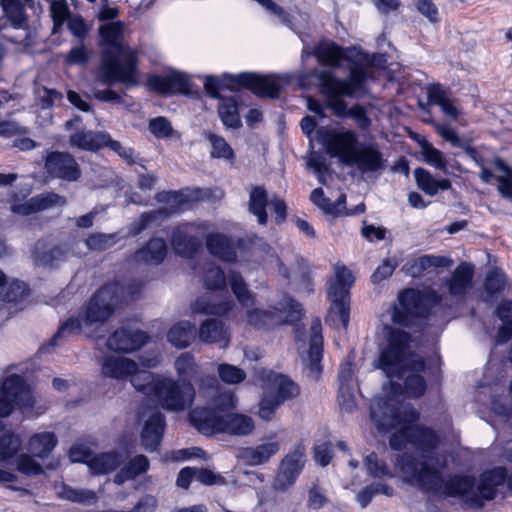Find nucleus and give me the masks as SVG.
Masks as SVG:
<instances>
[{"label": "nucleus", "mask_w": 512, "mask_h": 512, "mask_svg": "<svg viewBox=\"0 0 512 512\" xmlns=\"http://www.w3.org/2000/svg\"><path fill=\"white\" fill-rule=\"evenodd\" d=\"M354 356L349 354L344 362L340 364L338 372V387L357 388V381L353 370Z\"/></svg>", "instance_id": "13d9d810"}, {"label": "nucleus", "mask_w": 512, "mask_h": 512, "mask_svg": "<svg viewBox=\"0 0 512 512\" xmlns=\"http://www.w3.org/2000/svg\"><path fill=\"white\" fill-rule=\"evenodd\" d=\"M236 402L237 400L233 393H222L214 399V408L207 409L210 411H215L218 415H225L227 413H230L229 411L233 410L236 407Z\"/></svg>", "instance_id": "69168bd1"}, {"label": "nucleus", "mask_w": 512, "mask_h": 512, "mask_svg": "<svg viewBox=\"0 0 512 512\" xmlns=\"http://www.w3.org/2000/svg\"><path fill=\"white\" fill-rule=\"evenodd\" d=\"M235 307L229 296L205 294L197 297L190 308L194 314L225 316Z\"/></svg>", "instance_id": "412c9836"}, {"label": "nucleus", "mask_w": 512, "mask_h": 512, "mask_svg": "<svg viewBox=\"0 0 512 512\" xmlns=\"http://www.w3.org/2000/svg\"><path fill=\"white\" fill-rule=\"evenodd\" d=\"M206 246L212 255L224 262H233L236 259L235 248L224 235L218 233L208 235Z\"/></svg>", "instance_id": "2f4dec72"}, {"label": "nucleus", "mask_w": 512, "mask_h": 512, "mask_svg": "<svg viewBox=\"0 0 512 512\" xmlns=\"http://www.w3.org/2000/svg\"><path fill=\"white\" fill-rule=\"evenodd\" d=\"M163 213L162 210H153L144 212L140 218L132 222L128 227V234L130 236H136L142 231L150 227V225L156 221L161 220L160 215Z\"/></svg>", "instance_id": "4d7b16f0"}, {"label": "nucleus", "mask_w": 512, "mask_h": 512, "mask_svg": "<svg viewBox=\"0 0 512 512\" xmlns=\"http://www.w3.org/2000/svg\"><path fill=\"white\" fill-rule=\"evenodd\" d=\"M159 376L161 375L145 370L139 371L137 369L136 372L131 374L129 377H131V384L136 390L141 391L143 394L152 398L154 395V385Z\"/></svg>", "instance_id": "49530a36"}, {"label": "nucleus", "mask_w": 512, "mask_h": 512, "mask_svg": "<svg viewBox=\"0 0 512 512\" xmlns=\"http://www.w3.org/2000/svg\"><path fill=\"white\" fill-rule=\"evenodd\" d=\"M315 54L325 65L329 66H338L339 62L344 57L343 50L334 43L317 47Z\"/></svg>", "instance_id": "603ef678"}, {"label": "nucleus", "mask_w": 512, "mask_h": 512, "mask_svg": "<svg viewBox=\"0 0 512 512\" xmlns=\"http://www.w3.org/2000/svg\"><path fill=\"white\" fill-rule=\"evenodd\" d=\"M122 462L121 456L116 452H108L96 455L88 462L92 473L108 474L114 471Z\"/></svg>", "instance_id": "ea45409f"}, {"label": "nucleus", "mask_w": 512, "mask_h": 512, "mask_svg": "<svg viewBox=\"0 0 512 512\" xmlns=\"http://www.w3.org/2000/svg\"><path fill=\"white\" fill-rule=\"evenodd\" d=\"M166 255V241L163 238L153 237L145 246L135 252L134 260L138 263L158 265L163 262Z\"/></svg>", "instance_id": "c756f323"}, {"label": "nucleus", "mask_w": 512, "mask_h": 512, "mask_svg": "<svg viewBox=\"0 0 512 512\" xmlns=\"http://www.w3.org/2000/svg\"><path fill=\"white\" fill-rule=\"evenodd\" d=\"M224 80L214 76H206L204 88L207 94L212 98H222L219 92L227 87L229 89L248 88L254 94L261 97L277 98L285 83V79L280 76L270 75L262 76L256 73L244 72L237 75L224 74Z\"/></svg>", "instance_id": "423d86ee"}, {"label": "nucleus", "mask_w": 512, "mask_h": 512, "mask_svg": "<svg viewBox=\"0 0 512 512\" xmlns=\"http://www.w3.org/2000/svg\"><path fill=\"white\" fill-rule=\"evenodd\" d=\"M218 375L220 379L227 384H239L246 378L244 370L226 363L218 366Z\"/></svg>", "instance_id": "052dcab7"}, {"label": "nucleus", "mask_w": 512, "mask_h": 512, "mask_svg": "<svg viewBox=\"0 0 512 512\" xmlns=\"http://www.w3.org/2000/svg\"><path fill=\"white\" fill-rule=\"evenodd\" d=\"M354 283L352 272L344 265L334 266V279L329 283L328 297L331 300L330 313L337 316L344 328L349 324L350 289Z\"/></svg>", "instance_id": "9d476101"}, {"label": "nucleus", "mask_w": 512, "mask_h": 512, "mask_svg": "<svg viewBox=\"0 0 512 512\" xmlns=\"http://www.w3.org/2000/svg\"><path fill=\"white\" fill-rule=\"evenodd\" d=\"M175 369L180 381H190L197 371V364L192 354L184 352L175 360Z\"/></svg>", "instance_id": "3c124183"}, {"label": "nucleus", "mask_w": 512, "mask_h": 512, "mask_svg": "<svg viewBox=\"0 0 512 512\" xmlns=\"http://www.w3.org/2000/svg\"><path fill=\"white\" fill-rule=\"evenodd\" d=\"M45 169L51 177L67 182L78 181L82 174L75 157L68 152H50L45 159Z\"/></svg>", "instance_id": "4468645a"}, {"label": "nucleus", "mask_w": 512, "mask_h": 512, "mask_svg": "<svg viewBox=\"0 0 512 512\" xmlns=\"http://www.w3.org/2000/svg\"><path fill=\"white\" fill-rule=\"evenodd\" d=\"M155 198L159 203L165 204V207L159 209L163 211L160 215L161 220L174 214L187 203V197L178 191H162L157 193Z\"/></svg>", "instance_id": "a19ab883"}, {"label": "nucleus", "mask_w": 512, "mask_h": 512, "mask_svg": "<svg viewBox=\"0 0 512 512\" xmlns=\"http://www.w3.org/2000/svg\"><path fill=\"white\" fill-rule=\"evenodd\" d=\"M301 304L288 296L282 300L273 310L251 309L247 311V323L258 328H270L282 322L283 314L287 322H294L300 319Z\"/></svg>", "instance_id": "f8f14e48"}, {"label": "nucleus", "mask_w": 512, "mask_h": 512, "mask_svg": "<svg viewBox=\"0 0 512 512\" xmlns=\"http://www.w3.org/2000/svg\"><path fill=\"white\" fill-rule=\"evenodd\" d=\"M190 422L202 434L227 433L232 436H248L255 429L252 417L241 413L218 415L215 411L196 407L189 413Z\"/></svg>", "instance_id": "0eeeda50"}, {"label": "nucleus", "mask_w": 512, "mask_h": 512, "mask_svg": "<svg viewBox=\"0 0 512 512\" xmlns=\"http://www.w3.org/2000/svg\"><path fill=\"white\" fill-rule=\"evenodd\" d=\"M356 389L344 386L338 387V404L342 411L351 413L356 409Z\"/></svg>", "instance_id": "338daca9"}, {"label": "nucleus", "mask_w": 512, "mask_h": 512, "mask_svg": "<svg viewBox=\"0 0 512 512\" xmlns=\"http://www.w3.org/2000/svg\"><path fill=\"white\" fill-rule=\"evenodd\" d=\"M195 388L191 381H180L161 375L155 382L153 401L169 412H182L195 400Z\"/></svg>", "instance_id": "1a4fd4ad"}, {"label": "nucleus", "mask_w": 512, "mask_h": 512, "mask_svg": "<svg viewBox=\"0 0 512 512\" xmlns=\"http://www.w3.org/2000/svg\"><path fill=\"white\" fill-rule=\"evenodd\" d=\"M346 166L356 167L363 174L380 173L384 170L385 160L378 145L367 142L357 146Z\"/></svg>", "instance_id": "2eb2a0df"}, {"label": "nucleus", "mask_w": 512, "mask_h": 512, "mask_svg": "<svg viewBox=\"0 0 512 512\" xmlns=\"http://www.w3.org/2000/svg\"><path fill=\"white\" fill-rule=\"evenodd\" d=\"M496 169L503 172V175L496 176L499 194L512 203V168L504 160L496 158L494 161Z\"/></svg>", "instance_id": "a18cd8bd"}, {"label": "nucleus", "mask_w": 512, "mask_h": 512, "mask_svg": "<svg viewBox=\"0 0 512 512\" xmlns=\"http://www.w3.org/2000/svg\"><path fill=\"white\" fill-rule=\"evenodd\" d=\"M200 225L185 223L174 228L171 245L174 252L182 257L191 258L201 246Z\"/></svg>", "instance_id": "dca6fc26"}, {"label": "nucleus", "mask_w": 512, "mask_h": 512, "mask_svg": "<svg viewBox=\"0 0 512 512\" xmlns=\"http://www.w3.org/2000/svg\"><path fill=\"white\" fill-rule=\"evenodd\" d=\"M143 283L131 280L125 284L113 282L101 287L87 303L83 316L85 326L102 323L114 313L119 301H128L141 294Z\"/></svg>", "instance_id": "39448f33"}, {"label": "nucleus", "mask_w": 512, "mask_h": 512, "mask_svg": "<svg viewBox=\"0 0 512 512\" xmlns=\"http://www.w3.org/2000/svg\"><path fill=\"white\" fill-rule=\"evenodd\" d=\"M150 87L161 94L188 93L190 91V78L188 75L171 71L166 75H155L148 79Z\"/></svg>", "instance_id": "6ab92c4d"}, {"label": "nucleus", "mask_w": 512, "mask_h": 512, "mask_svg": "<svg viewBox=\"0 0 512 512\" xmlns=\"http://www.w3.org/2000/svg\"><path fill=\"white\" fill-rule=\"evenodd\" d=\"M207 139L211 144L212 149L210 155L212 158H222L226 160L234 159V151L223 137L209 133L207 134Z\"/></svg>", "instance_id": "864d4df0"}, {"label": "nucleus", "mask_w": 512, "mask_h": 512, "mask_svg": "<svg viewBox=\"0 0 512 512\" xmlns=\"http://www.w3.org/2000/svg\"><path fill=\"white\" fill-rule=\"evenodd\" d=\"M65 204V197L53 192H49L39 194L22 203H14L11 206V210L15 214L28 216L52 207H62Z\"/></svg>", "instance_id": "aec40b11"}, {"label": "nucleus", "mask_w": 512, "mask_h": 512, "mask_svg": "<svg viewBox=\"0 0 512 512\" xmlns=\"http://www.w3.org/2000/svg\"><path fill=\"white\" fill-rule=\"evenodd\" d=\"M474 269L469 263L463 262L456 267L451 276L444 282L448 293L457 301L464 298L473 281Z\"/></svg>", "instance_id": "a878e982"}, {"label": "nucleus", "mask_w": 512, "mask_h": 512, "mask_svg": "<svg viewBox=\"0 0 512 512\" xmlns=\"http://www.w3.org/2000/svg\"><path fill=\"white\" fill-rule=\"evenodd\" d=\"M506 285V276L500 269H492L488 272L485 279V290L490 295L501 292Z\"/></svg>", "instance_id": "680f3d73"}, {"label": "nucleus", "mask_w": 512, "mask_h": 512, "mask_svg": "<svg viewBox=\"0 0 512 512\" xmlns=\"http://www.w3.org/2000/svg\"><path fill=\"white\" fill-rule=\"evenodd\" d=\"M448 259L442 256L425 255L417 258L411 266L412 275L420 274L431 267H445Z\"/></svg>", "instance_id": "bf43d9fd"}, {"label": "nucleus", "mask_w": 512, "mask_h": 512, "mask_svg": "<svg viewBox=\"0 0 512 512\" xmlns=\"http://www.w3.org/2000/svg\"><path fill=\"white\" fill-rule=\"evenodd\" d=\"M165 429V416L158 411L151 414L143 426L141 442L145 450L155 451L162 439Z\"/></svg>", "instance_id": "c85d7f7f"}, {"label": "nucleus", "mask_w": 512, "mask_h": 512, "mask_svg": "<svg viewBox=\"0 0 512 512\" xmlns=\"http://www.w3.org/2000/svg\"><path fill=\"white\" fill-rule=\"evenodd\" d=\"M124 30L125 24L122 21H111L98 28V44L106 47L101 52L95 73L96 81L102 85L120 83L134 87L140 83L138 52L123 44Z\"/></svg>", "instance_id": "7ed1b4c3"}, {"label": "nucleus", "mask_w": 512, "mask_h": 512, "mask_svg": "<svg viewBox=\"0 0 512 512\" xmlns=\"http://www.w3.org/2000/svg\"><path fill=\"white\" fill-rule=\"evenodd\" d=\"M199 340L207 344H215L225 349L230 343V332L224 323L217 319H207L199 327Z\"/></svg>", "instance_id": "bb28decb"}, {"label": "nucleus", "mask_w": 512, "mask_h": 512, "mask_svg": "<svg viewBox=\"0 0 512 512\" xmlns=\"http://www.w3.org/2000/svg\"><path fill=\"white\" fill-rule=\"evenodd\" d=\"M85 325L84 316L82 317H70L67 319L58 329L56 334L51 339L50 344L53 346L58 345V340L63 337L80 334L82 327Z\"/></svg>", "instance_id": "5fc2aeb1"}, {"label": "nucleus", "mask_w": 512, "mask_h": 512, "mask_svg": "<svg viewBox=\"0 0 512 512\" xmlns=\"http://www.w3.org/2000/svg\"><path fill=\"white\" fill-rule=\"evenodd\" d=\"M70 250L66 245H50L46 240L38 241L33 249L32 257L36 265L53 268L66 260Z\"/></svg>", "instance_id": "5701e85b"}, {"label": "nucleus", "mask_w": 512, "mask_h": 512, "mask_svg": "<svg viewBox=\"0 0 512 512\" xmlns=\"http://www.w3.org/2000/svg\"><path fill=\"white\" fill-rule=\"evenodd\" d=\"M427 98L429 103L438 105L445 115L453 120L457 119L459 110L440 84H432L427 87Z\"/></svg>", "instance_id": "f704fd0d"}, {"label": "nucleus", "mask_w": 512, "mask_h": 512, "mask_svg": "<svg viewBox=\"0 0 512 512\" xmlns=\"http://www.w3.org/2000/svg\"><path fill=\"white\" fill-rule=\"evenodd\" d=\"M305 461V449L302 445H298L286 454L280 462L274 480V488L278 491H285L292 486L302 472Z\"/></svg>", "instance_id": "ddd939ff"}, {"label": "nucleus", "mask_w": 512, "mask_h": 512, "mask_svg": "<svg viewBox=\"0 0 512 512\" xmlns=\"http://www.w3.org/2000/svg\"><path fill=\"white\" fill-rule=\"evenodd\" d=\"M405 389L409 397L418 398L426 390V382L419 374H412L405 379Z\"/></svg>", "instance_id": "774afa93"}, {"label": "nucleus", "mask_w": 512, "mask_h": 512, "mask_svg": "<svg viewBox=\"0 0 512 512\" xmlns=\"http://www.w3.org/2000/svg\"><path fill=\"white\" fill-rule=\"evenodd\" d=\"M400 394L377 396L370 404V418L380 433L398 429L389 441L393 450L406 449L408 444L421 451V459L409 455L401 456L396 466L402 479L416 485L421 491L436 496L459 497L474 508H480L486 501L494 499L498 487L504 484L506 470L498 467L485 471L478 483L470 476L454 475L446 481L443 471L446 458L435 451L438 437L429 428L413 425L419 413L400 399Z\"/></svg>", "instance_id": "f257e3e1"}, {"label": "nucleus", "mask_w": 512, "mask_h": 512, "mask_svg": "<svg viewBox=\"0 0 512 512\" xmlns=\"http://www.w3.org/2000/svg\"><path fill=\"white\" fill-rule=\"evenodd\" d=\"M364 462L370 476L374 478L394 477L388 465L384 461L379 460L375 452L367 455Z\"/></svg>", "instance_id": "6e6d98bb"}, {"label": "nucleus", "mask_w": 512, "mask_h": 512, "mask_svg": "<svg viewBox=\"0 0 512 512\" xmlns=\"http://www.w3.org/2000/svg\"><path fill=\"white\" fill-rule=\"evenodd\" d=\"M57 442L53 432L37 433L29 440V450L35 457L44 458L51 453Z\"/></svg>", "instance_id": "4c0bfd02"}, {"label": "nucleus", "mask_w": 512, "mask_h": 512, "mask_svg": "<svg viewBox=\"0 0 512 512\" xmlns=\"http://www.w3.org/2000/svg\"><path fill=\"white\" fill-rule=\"evenodd\" d=\"M147 340V334L139 329L120 327L108 336L106 345L114 352L128 354L140 349Z\"/></svg>", "instance_id": "f3484780"}, {"label": "nucleus", "mask_w": 512, "mask_h": 512, "mask_svg": "<svg viewBox=\"0 0 512 512\" xmlns=\"http://www.w3.org/2000/svg\"><path fill=\"white\" fill-rule=\"evenodd\" d=\"M218 113L222 123L228 128H238L241 120L237 100L234 97L220 98Z\"/></svg>", "instance_id": "79ce46f5"}, {"label": "nucleus", "mask_w": 512, "mask_h": 512, "mask_svg": "<svg viewBox=\"0 0 512 512\" xmlns=\"http://www.w3.org/2000/svg\"><path fill=\"white\" fill-rule=\"evenodd\" d=\"M196 337L195 325L189 321H179L167 333V340L177 348L188 347Z\"/></svg>", "instance_id": "473e14b6"}, {"label": "nucleus", "mask_w": 512, "mask_h": 512, "mask_svg": "<svg viewBox=\"0 0 512 512\" xmlns=\"http://www.w3.org/2000/svg\"><path fill=\"white\" fill-rule=\"evenodd\" d=\"M119 240L117 233H93L86 238L85 244L89 250L101 252L114 246Z\"/></svg>", "instance_id": "8fccbe9b"}, {"label": "nucleus", "mask_w": 512, "mask_h": 512, "mask_svg": "<svg viewBox=\"0 0 512 512\" xmlns=\"http://www.w3.org/2000/svg\"><path fill=\"white\" fill-rule=\"evenodd\" d=\"M441 302L440 295L434 290L421 292L417 289H405L400 292L397 302L388 305L380 315V322L387 338V345L381 351L378 367L388 378H401L404 371L410 369L419 372L425 362L417 354H408L410 335L393 325L407 327L415 319L426 317L430 309Z\"/></svg>", "instance_id": "f03ea898"}, {"label": "nucleus", "mask_w": 512, "mask_h": 512, "mask_svg": "<svg viewBox=\"0 0 512 512\" xmlns=\"http://www.w3.org/2000/svg\"><path fill=\"white\" fill-rule=\"evenodd\" d=\"M100 365L104 377L119 381L126 380L137 370V363L134 360L115 355L103 356Z\"/></svg>", "instance_id": "b1692460"}, {"label": "nucleus", "mask_w": 512, "mask_h": 512, "mask_svg": "<svg viewBox=\"0 0 512 512\" xmlns=\"http://www.w3.org/2000/svg\"><path fill=\"white\" fill-rule=\"evenodd\" d=\"M266 380L267 383L276 391V394L273 397L280 403L294 398L299 394L298 386L285 375L270 371L267 373Z\"/></svg>", "instance_id": "7c9ffc66"}, {"label": "nucleus", "mask_w": 512, "mask_h": 512, "mask_svg": "<svg viewBox=\"0 0 512 512\" xmlns=\"http://www.w3.org/2000/svg\"><path fill=\"white\" fill-rule=\"evenodd\" d=\"M268 205L267 191L263 186H255L249 194L248 210L257 217V221L261 225H265L268 221L266 207Z\"/></svg>", "instance_id": "c9c22d12"}, {"label": "nucleus", "mask_w": 512, "mask_h": 512, "mask_svg": "<svg viewBox=\"0 0 512 512\" xmlns=\"http://www.w3.org/2000/svg\"><path fill=\"white\" fill-rule=\"evenodd\" d=\"M282 442L276 433L266 436L260 444L242 450L241 457L251 466H259L267 463L281 449Z\"/></svg>", "instance_id": "a211bd4d"}, {"label": "nucleus", "mask_w": 512, "mask_h": 512, "mask_svg": "<svg viewBox=\"0 0 512 512\" xmlns=\"http://www.w3.org/2000/svg\"><path fill=\"white\" fill-rule=\"evenodd\" d=\"M50 5V13L54 24V30L63 25L69 15L66 0H46Z\"/></svg>", "instance_id": "0e129e2a"}, {"label": "nucleus", "mask_w": 512, "mask_h": 512, "mask_svg": "<svg viewBox=\"0 0 512 512\" xmlns=\"http://www.w3.org/2000/svg\"><path fill=\"white\" fill-rule=\"evenodd\" d=\"M319 79L322 93L327 96L329 108L339 117L347 116L349 109L340 97H353L364 90V72L353 69L348 79L341 80L331 73L323 71L320 73Z\"/></svg>", "instance_id": "6e6552de"}, {"label": "nucleus", "mask_w": 512, "mask_h": 512, "mask_svg": "<svg viewBox=\"0 0 512 512\" xmlns=\"http://www.w3.org/2000/svg\"><path fill=\"white\" fill-rule=\"evenodd\" d=\"M35 398L24 379L16 374L9 375L0 382V418L8 417L15 406L22 413H30L34 409ZM21 439L0 421V461L6 462L13 458L21 448Z\"/></svg>", "instance_id": "20e7f679"}, {"label": "nucleus", "mask_w": 512, "mask_h": 512, "mask_svg": "<svg viewBox=\"0 0 512 512\" xmlns=\"http://www.w3.org/2000/svg\"><path fill=\"white\" fill-rule=\"evenodd\" d=\"M229 280H230V286L231 289L236 296L237 300L243 305V306H250L254 304V296L247 288L246 283L244 282V279L242 276L235 272L231 271L229 273Z\"/></svg>", "instance_id": "de8ad7c7"}, {"label": "nucleus", "mask_w": 512, "mask_h": 512, "mask_svg": "<svg viewBox=\"0 0 512 512\" xmlns=\"http://www.w3.org/2000/svg\"><path fill=\"white\" fill-rule=\"evenodd\" d=\"M202 282L209 290H223L226 287L223 270L211 262H206L203 267Z\"/></svg>", "instance_id": "c03bdc74"}, {"label": "nucleus", "mask_w": 512, "mask_h": 512, "mask_svg": "<svg viewBox=\"0 0 512 512\" xmlns=\"http://www.w3.org/2000/svg\"><path fill=\"white\" fill-rule=\"evenodd\" d=\"M57 494L60 498L79 503L82 505H93L97 502V494L88 489H75L66 484H61L57 487Z\"/></svg>", "instance_id": "58836bf2"}, {"label": "nucleus", "mask_w": 512, "mask_h": 512, "mask_svg": "<svg viewBox=\"0 0 512 512\" xmlns=\"http://www.w3.org/2000/svg\"><path fill=\"white\" fill-rule=\"evenodd\" d=\"M323 353L322 325L319 319L313 320L310 327V342L307 356L303 358L304 363L316 376L320 374V361Z\"/></svg>", "instance_id": "cd10ccee"}, {"label": "nucleus", "mask_w": 512, "mask_h": 512, "mask_svg": "<svg viewBox=\"0 0 512 512\" xmlns=\"http://www.w3.org/2000/svg\"><path fill=\"white\" fill-rule=\"evenodd\" d=\"M422 155L424 161L428 165L433 166L439 170H446L447 161L445 160L443 153L440 150L434 148L431 144L426 143L422 146Z\"/></svg>", "instance_id": "e2e57ef3"}, {"label": "nucleus", "mask_w": 512, "mask_h": 512, "mask_svg": "<svg viewBox=\"0 0 512 512\" xmlns=\"http://www.w3.org/2000/svg\"><path fill=\"white\" fill-rule=\"evenodd\" d=\"M377 494H383L385 496L391 497L394 495V489L385 483H372L364 487L357 494V501L362 508H365L369 505L372 498Z\"/></svg>", "instance_id": "09e8293b"}, {"label": "nucleus", "mask_w": 512, "mask_h": 512, "mask_svg": "<svg viewBox=\"0 0 512 512\" xmlns=\"http://www.w3.org/2000/svg\"><path fill=\"white\" fill-rule=\"evenodd\" d=\"M4 15L14 28L26 29L28 27V16L26 9L30 8L35 14L41 13L40 4L34 0H0Z\"/></svg>", "instance_id": "4be33fe9"}, {"label": "nucleus", "mask_w": 512, "mask_h": 512, "mask_svg": "<svg viewBox=\"0 0 512 512\" xmlns=\"http://www.w3.org/2000/svg\"><path fill=\"white\" fill-rule=\"evenodd\" d=\"M149 469V461L144 455H137L132 458L122 469L115 475L114 482L118 485L127 480L136 478L138 475L145 473Z\"/></svg>", "instance_id": "e433bc0d"}, {"label": "nucleus", "mask_w": 512, "mask_h": 512, "mask_svg": "<svg viewBox=\"0 0 512 512\" xmlns=\"http://www.w3.org/2000/svg\"><path fill=\"white\" fill-rule=\"evenodd\" d=\"M108 139V133L105 131L87 130L77 128L69 135V146L73 149L97 152L103 149V144Z\"/></svg>", "instance_id": "393cba45"}, {"label": "nucleus", "mask_w": 512, "mask_h": 512, "mask_svg": "<svg viewBox=\"0 0 512 512\" xmlns=\"http://www.w3.org/2000/svg\"><path fill=\"white\" fill-rule=\"evenodd\" d=\"M27 294V287L24 282L12 280L6 283V275L0 271V296L5 302H18Z\"/></svg>", "instance_id": "37998d69"}, {"label": "nucleus", "mask_w": 512, "mask_h": 512, "mask_svg": "<svg viewBox=\"0 0 512 512\" xmlns=\"http://www.w3.org/2000/svg\"><path fill=\"white\" fill-rule=\"evenodd\" d=\"M413 174L419 189L429 196L451 188V182L448 179H436L423 168H416Z\"/></svg>", "instance_id": "72a5a7b5"}, {"label": "nucleus", "mask_w": 512, "mask_h": 512, "mask_svg": "<svg viewBox=\"0 0 512 512\" xmlns=\"http://www.w3.org/2000/svg\"><path fill=\"white\" fill-rule=\"evenodd\" d=\"M316 139L330 156L337 157L344 165L359 145L358 134L344 127H320Z\"/></svg>", "instance_id": "9b49d317"}]
</instances>
